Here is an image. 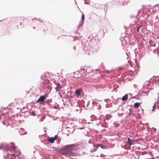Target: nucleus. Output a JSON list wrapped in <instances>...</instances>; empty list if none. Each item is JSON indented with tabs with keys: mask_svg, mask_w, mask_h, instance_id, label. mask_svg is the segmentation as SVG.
Instances as JSON below:
<instances>
[{
	"mask_svg": "<svg viewBox=\"0 0 159 159\" xmlns=\"http://www.w3.org/2000/svg\"><path fill=\"white\" fill-rule=\"evenodd\" d=\"M140 105V102H136L134 104V107H138Z\"/></svg>",
	"mask_w": 159,
	"mask_h": 159,
	"instance_id": "11",
	"label": "nucleus"
},
{
	"mask_svg": "<svg viewBox=\"0 0 159 159\" xmlns=\"http://www.w3.org/2000/svg\"><path fill=\"white\" fill-rule=\"evenodd\" d=\"M102 156H102V155H100V156L101 157Z\"/></svg>",
	"mask_w": 159,
	"mask_h": 159,
	"instance_id": "19",
	"label": "nucleus"
},
{
	"mask_svg": "<svg viewBox=\"0 0 159 159\" xmlns=\"http://www.w3.org/2000/svg\"><path fill=\"white\" fill-rule=\"evenodd\" d=\"M46 99V98L44 96H42L40 97L37 100V102H43Z\"/></svg>",
	"mask_w": 159,
	"mask_h": 159,
	"instance_id": "4",
	"label": "nucleus"
},
{
	"mask_svg": "<svg viewBox=\"0 0 159 159\" xmlns=\"http://www.w3.org/2000/svg\"><path fill=\"white\" fill-rule=\"evenodd\" d=\"M129 116H130L131 115V113H130V112H129V113L128 114Z\"/></svg>",
	"mask_w": 159,
	"mask_h": 159,
	"instance_id": "18",
	"label": "nucleus"
},
{
	"mask_svg": "<svg viewBox=\"0 0 159 159\" xmlns=\"http://www.w3.org/2000/svg\"><path fill=\"white\" fill-rule=\"evenodd\" d=\"M57 137H58L57 135H55V136L54 137H53V138H54V139H55V140H56L57 139Z\"/></svg>",
	"mask_w": 159,
	"mask_h": 159,
	"instance_id": "13",
	"label": "nucleus"
},
{
	"mask_svg": "<svg viewBox=\"0 0 159 159\" xmlns=\"http://www.w3.org/2000/svg\"><path fill=\"white\" fill-rule=\"evenodd\" d=\"M55 84L57 86L56 88V92L60 91L61 88V86L60 84L59 83H56Z\"/></svg>",
	"mask_w": 159,
	"mask_h": 159,
	"instance_id": "5",
	"label": "nucleus"
},
{
	"mask_svg": "<svg viewBox=\"0 0 159 159\" xmlns=\"http://www.w3.org/2000/svg\"><path fill=\"white\" fill-rule=\"evenodd\" d=\"M75 148L76 145L74 144L67 145L65 147L64 151L65 152V153H66L71 152L72 150L75 149Z\"/></svg>",
	"mask_w": 159,
	"mask_h": 159,
	"instance_id": "2",
	"label": "nucleus"
},
{
	"mask_svg": "<svg viewBox=\"0 0 159 159\" xmlns=\"http://www.w3.org/2000/svg\"><path fill=\"white\" fill-rule=\"evenodd\" d=\"M155 105H153V109H152V110H153L154 109V108H155Z\"/></svg>",
	"mask_w": 159,
	"mask_h": 159,
	"instance_id": "16",
	"label": "nucleus"
},
{
	"mask_svg": "<svg viewBox=\"0 0 159 159\" xmlns=\"http://www.w3.org/2000/svg\"><path fill=\"white\" fill-rule=\"evenodd\" d=\"M129 112H130V113H131V112H132V111H131V109H129Z\"/></svg>",
	"mask_w": 159,
	"mask_h": 159,
	"instance_id": "17",
	"label": "nucleus"
},
{
	"mask_svg": "<svg viewBox=\"0 0 159 159\" xmlns=\"http://www.w3.org/2000/svg\"><path fill=\"white\" fill-rule=\"evenodd\" d=\"M141 27V26L140 25L137 28V32H139V29L140 28V27Z\"/></svg>",
	"mask_w": 159,
	"mask_h": 159,
	"instance_id": "14",
	"label": "nucleus"
},
{
	"mask_svg": "<svg viewBox=\"0 0 159 159\" xmlns=\"http://www.w3.org/2000/svg\"><path fill=\"white\" fill-rule=\"evenodd\" d=\"M66 154H68V155L70 156H75L76 155V153L75 152H73L71 151L70 152H68L67 153H65Z\"/></svg>",
	"mask_w": 159,
	"mask_h": 159,
	"instance_id": "7",
	"label": "nucleus"
},
{
	"mask_svg": "<svg viewBox=\"0 0 159 159\" xmlns=\"http://www.w3.org/2000/svg\"><path fill=\"white\" fill-rule=\"evenodd\" d=\"M81 19H82V24L83 23H84V15H83V14L82 15V18H81Z\"/></svg>",
	"mask_w": 159,
	"mask_h": 159,
	"instance_id": "12",
	"label": "nucleus"
},
{
	"mask_svg": "<svg viewBox=\"0 0 159 159\" xmlns=\"http://www.w3.org/2000/svg\"><path fill=\"white\" fill-rule=\"evenodd\" d=\"M126 143L130 146L134 144V143L129 138H128V141Z\"/></svg>",
	"mask_w": 159,
	"mask_h": 159,
	"instance_id": "6",
	"label": "nucleus"
},
{
	"mask_svg": "<svg viewBox=\"0 0 159 159\" xmlns=\"http://www.w3.org/2000/svg\"><path fill=\"white\" fill-rule=\"evenodd\" d=\"M82 91V89H80L76 90L75 91V93L78 96H80L81 94V92Z\"/></svg>",
	"mask_w": 159,
	"mask_h": 159,
	"instance_id": "8",
	"label": "nucleus"
},
{
	"mask_svg": "<svg viewBox=\"0 0 159 159\" xmlns=\"http://www.w3.org/2000/svg\"><path fill=\"white\" fill-rule=\"evenodd\" d=\"M48 140L51 143H53L55 140V139H54L53 137L49 138H48Z\"/></svg>",
	"mask_w": 159,
	"mask_h": 159,
	"instance_id": "9",
	"label": "nucleus"
},
{
	"mask_svg": "<svg viewBox=\"0 0 159 159\" xmlns=\"http://www.w3.org/2000/svg\"><path fill=\"white\" fill-rule=\"evenodd\" d=\"M7 148H6L4 147H3V148H4L6 149V150L8 151L7 149H9L10 151L11 152H14V153L12 154H8V158H11L12 157H13L15 155L18 156L20 155L21 154L20 152L18 149V148L16 146H12L10 148V149L8 147H7Z\"/></svg>",
	"mask_w": 159,
	"mask_h": 159,
	"instance_id": "1",
	"label": "nucleus"
},
{
	"mask_svg": "<svg viewBox=\"0 0 159 159\" xmlns=\"http://www.w3.org/2000/svg\"><path fill=\"white\" fill-rule=\"evenodd\" d=\"M98 147H101L102 149H105L106 148V147L105 146L103 145L102 144H97L95 145L93 147L92 149H91L90 151L91 152H93L95 151L98 149Z\"/></svg>",
	"mask_w": 159,
	"mask_h": 159,
	"instance_id": "3",
	"label": "nucleus"
},
{
	"mask_svg": "<svg viewBox=\"0 0 159 159\" xmlns=\"http://www.w3.org/2000/svg\"><path fill=\"white\" fill-rule=\"evenodd\" d=\"M128 94H125L124 96L122 97V100L123 101H125L128 98Z\"/></svg>",
	"mask_w": 159,
	"mask_h": 159,
	"instance_id": "10",
	"label": "nucleus"
},
{
	"mask_svg": "<svg viewBox=\"0 0 159 159\" xmlns=\"http://www.w3.org/2000/svg\"><path fill=\"white\" fill-rule=\"evenodd\" d=\"M31 114L33 116H34L35 115V113H34V112H32L31 113Z\"/></svg>",
	"mask_w": 159,
	"mask_h": 159,
	"instance_id": "15",
	"label": "nucleus"
}]
</instances>
